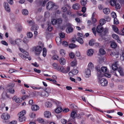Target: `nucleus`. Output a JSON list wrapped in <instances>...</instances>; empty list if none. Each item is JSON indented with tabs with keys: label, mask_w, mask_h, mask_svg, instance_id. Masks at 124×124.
Segmentation results:
<instances>
[{
	"label": "nucleus",
	"mask_w": 124,
	"mask_h": 124,
	"mask_svg": "<svg viewBox=\"0 0 124 124\" xmlns=\"http://www.w3.org/2000/svg\"><path fill=\"white\" fill-rule=\"evenodd\" d=\"M15 101L16 103H19L22 101V99L20 98H17L15 99Z\"/></svg>",
	"instance_id": "nucleus-40"
},
{
	"label": "nucleus",
	"mask_w": 124,
	"mask_h": 124,
	"mask_svg": "<svg viewBox=\"0 0 124 124\" xmlns=\"http://www.w3.org/2000/svg\"><path fill=\"white\" fill-rule=\"evenodd\" d=\"M68 27L66 29V32L67 33H70L73 31V28L72 25L69 23H68L67 24Z\"/></svg>",
	"instance_id": "nucleus-6"
},
{
	"label": "nucleus",
	"mask_w": 124,
	"mask_h": 124,
	"mask_svg": "<svg viewBox=\"0 0 124 124\" xmlns=\"http://www.w3.org/2000/svg\"><path fill=\"white\" fill-rule=\"evenodd\" d=\"M101 70L103 72H105L107 70V68L105 67H102L101 68Z\"/></svg>",
	"instance_id": "nucleus-42"
},
{
	"label": "nucleus",
	"mask_w": 124,
	"mask_h": 124,
	"mask_svg": "<svg viewBox=\"0 0 124 124\" xmlns=\"http://www.w3.org/2000/svg\"><path fill=\"white\" fill-rule=\"evenodd\" d=\"M71 117L73 119H74L76 117L79 119L81 118V115L80 114H77L76 112L72 111L71 113Z\"/></svg>",
	"instance_id": "nucleus-7"
},
{
	"label": "nucleus",
	"mask_w": 124,
	"mask_h": 124,
	"mask_svg": "<svg viewBox=\"0 0 124 124\" xmlns=\"http://www.w3.org/2000/svg\"><path fill=\"white\" fill-rule=\"evenodd\" d=\"M93 53L94 51L93 49H90L87 51V54L88 56H91L93 55Z\"/></svg>",
	"instance_id": "nucleus-15"
},
{
	"label": "nucleus",
	"mask_w": 124,
	"mask_h": 124,
	"mask_svg": "<svg viewBox=\"0 0 124 124\" xmlns=\"http://www.w3.org/2000/svg\"><path fill=\"white\" fill-rule=\"evenodd\" d=\"M16 70L14 69H11L8 71V72L10 73H11L13 72H15Z\"/></svg>",
	"instance_id": "nucleus-58"
},
{
	"label": "nucleus",
	"mask_w": 124,
	"mask_h": 124,
	"mask_svg": "<svg viewBox=\"0 0 124 124\" xmlns=\"http://www.w3.org/2000/svg\"><path fill=\"white\" fill-rule=\"evenodd\" d=\"M26 113V111L23 110L20 112L18 114V120L20 122H23L25 121L26 118L24 115Z\"/></svg>",
	"instance_id": "nucleus-3"
},
{
	"label": "nucleus",
	"mask_w": 124,
	"mask_h": 124,
	"mask_svg": "<svg viewBox=\"0 0 124 124\" xmlns=\"http://www.w3.org/2000/svg\"><path fill=\"white\" fill-rule=\"evenodd\" d=\"M113 29L114 31L115 32H117L118 31L117 28L114 25H112Z\"/></svg>",
	"instance_id": "nucleus-54"
},
{
	"label": "nucleus",
	"mask_w": 124,
	"mask_h": 124,
	"mask_svg": "<svg viewBox=\"0 0 124 124\" xmlns=\"http://www.w3.org/2000/svg\"><path fill=\"white\" fill-rule=\"evenodd\" d=\"M118 61L115 62L113 64L112 66V69L114 71L116 70L117 68V65L118 64Z\"/></svg>",
	"instance_id": "nucleus-13"
},
{
	"label": "nucleus",
	"mask_w": 124,
	"mask_h": 124,
	"mask_svg": "<svg viewBox=\"0 0 124 124\" xmlns=\"http://www.w3.org/2000/svg\"><path fill=\"white\" fill-rule=\"evenodd\" d=\"M105 20L104 19H101L99 21L100 24L101 26L105 24Z\"/></svg>",
	"instance_id": "nucleus-30"
},
{
	"label": "nucleus",
	"mask_w": 124,
	"mask_h": 124,
	"mask_svg": "<svg viewBox=\"0 0 124 124\" xmlns=\"http://www.w3.org/2000/svg\"><path fill=\"white\" fill-rule=\"evenodd\" d=\"M77 64V62L76 61H72L70 63V65L72 66H75Z\"/></svg>",
	"instance_id": "nucleus-46"
},
{
	"label": "nucleus",
	"mask_w": 124,
	"mask_h": 124,
	"mask_svg": "<svg viewBox=\"0 0 124 124\" xmlns=\"http://www.w3.org/2000/svg\"><path fill=\"white\" fill-rule=\"evenodd\" d=\"M19 55L23 59L26 60L27 59H28L29 60H30L31 59L30 57L28 58L26 56H24L21 53H19Z\"/></svg>",
	"instance_id": "nucleus-17"
},
{
	"label": "nucleus",
	"mask_w": 124,
	"mask_h": 124,
	"mask_svg": "<svg viewBox=\"0 0 124 124\" xmlns=\"http://www.w3.org/2000/svg\"><path fill=\"white\" fill-rule=\"evenodd\" d=\"M8 91L11 94H13L15 91L14 89L13 88H9L8 89Z\"/></svg>",
	"instance_id": "nucleus-32"
},
{
	"label": "nucleus",
	"mask_w": 124,
	"mask_h": 124,
	"mask_svg": "<svg viewBox=\"0 0 124 124\" xmlns=\"http://www.w3.org/2000/svg\"><path fill=\"white\" fill-rule=\"evenodd\" d=\"M55 40L57 43L58 44H61V38L59 37H57L56 38Z\"/></svg>",
	"instance_id": "nucleus-29"
},
{
	"label": "nucleus",
	"mask_w": 124,
	"mask_h": 124,
	"mask_svg": "<svg viewBox=\"0 0 124 124\" xmlns=\"http://www.w3.org/2000/svg\"><path fill=\"white\" fill-rule=\"evenodd\" d=\"M117 72H119L121 76H123L124 73L123 71V69L122 68H118V70L117 71Z\"/></svg>",
	"instance_id": "nucleus-25"
},
{
	"label": "nucleus",
	"mask_w": 124,
	"mask_h": 124,
	"mask_svg": "<svg viewBox=\"0 0 124 124\" xmlns=\"http://www.w3.org/2000/svg\"><path fill=\"white\" fill-rule=\"evenodd\" d=\"M116 46V44L115 42H112L110 46L112 48H115Z\"/></svg>",
	"instance_id": "nucleus-37"
},
{
	"label": "nucleus",
	"mask_w": 124,
	"mask_h": 124,
	"mask_svg": "<svg viewBox=\"0 0 124 124\" xmlns=\"http://www.w3.org/2000/svg\"><path fill=\"white\" fill-rule=\"evenodd\" d=\"M31 108L33 111H37L39 109V107L37 105H32Z\"/></svg>",
	"instance_id": "nucleus-16"
},
{
	"label": "nucleus",
	"mask_w": 124,
	"mask_h": 124,
	"mask_svg": "<svg viewBox=\"0 0 124 124\" xmlns=\"http://www.w3.org/2000/svg\"><path fill=\"white\" fill-rule=\"evenodd\" d=\"M29 38L28 37H24L23 40V42L25 44L28 43L29 40Z\"/></svg>",
	"instance_id": "nucleus-33"
},
{
	"label": "nucleus",
	"mask_w": 124,
	"mask_h": 124,
	"mask_svg": "<svg viewBox=\"0 0 124 124\" xmlns=\"http://www.w3.org/2000/svg\"><path fill=\"white\" fill-rule=\"evenodd\" d=\"M61 122L63 124H65L66 123L67 121L64 119H61Z\"/></svg>",
	"instance_id": "nucleus-59"
},
{
	"label": "nucleus",
	"mask_w": 124,
	"mask_h": 124,
	"mask_svg": "<svg viewBox=\"0 0 124 124\" xmlns=\"http://www.w3.org/2000/svg\"><path fill=\"white\" fill-rule=\"evenodd\" d=\"M103 12L105 14H108L109 13L110 11L108 8H105L103 9Z\"/></svg>",
	"instance_id": "nucleus-19"
},
{
	"label": "nucleus",
	"mask_w": 124,
	"mask_h": 124,
	"mask_svg": "<svg viewBox=\"0 0 124 124\" xmlns=\"http://www.w3.org/2000/svg\"><path fill=\"white\" fill-rule=\"evenodd\" d=\"M70 67H68L65 70L64 69V73H67L70 70Z\"/></svg>",
	"instance_id": "nucleus-49"
},
{
	"label": "nucleus",
	"mask_w": 124,
	"mask_h": 124,
	"mask_svg": "<svg viewBox=\"0 0 124 124\" xmlns=\"http://www.w3.org/2000/svg\"><path fill=\"white\" fill-rule=\"evenodd\" d=\"M97 81L98 83L102 86H106L108 84V81L105 79L102 78L103 76V75L101 72V70L97 69Z\"/></svg>",
	"instance_id": "nucleus-1"
},
{
	"label": "nucleus",
	"mask_w": 124,
	"mask_h": 124,
	"mask_svg": "<svg viewBox=\"0 0 124 124\" xmlns=\"http://www.w3.org/2000/svg\"><path fill=\"white\" fill-rule=\"evenodd\" d=\"M38 28L37 25L33 26L31 28V30L32 31L36 30Z\"/></svg>",
	"instance_id": "nucleus-36"
},
{
	"label": "nucleus",
	"mask_w": 124,
	"mask_h": 124,
	"mask_svg": "<svg viewBox=\"0 0 124 124\" xmlns=\"http://www.w3.org/2000/svg\"><path fill=\"white\" fill-rule=\"evenodd\" d=\"M22 14L24 15H27L28 14V10L25 9H23L22 10Z\"/></svg>",
	"instance_id": "nucleus-28"
},
{
	"label": "nucleus",
	"mask_w": 124,
	"mask_h": 124,
	"mask_svg": "<svg viewBox=\"0 0 124 124\" xmlns=\"http://www.w3.org/2000/svg\"><path fill=\"white\" fill-rule=\"evenodd\" d=\"M120 59L121 60H123L124 59V53L123 52L121 54Z\"/></svg>",
	"instance_id": "nucleus-57"
},
{
	"label": "nucleus",
	"mask_w": 124,
	"mask_h": 124,
	"mask_svg": "<svg viewBox=\"0 0 124 124\" xmlns=\"http://www.w3.org/2000/svg\"><path fill=\"white\" fill-rule=\"evenodd\" d=\"M55 6L54 3L51 1L48 2L46 5V8L47 9L49 10Z\"/></svg>",
	"instance_id": "nucleus-8"
},
{
	"label": "nucleus",
	"mask_w": 124,
	"mask_h": 124,
	"mask_svg": "<svg viewBox=\"0 0 124 124\" xmlns=\"http://www.w3.org/2000/svg\"><path fill=\"white\" fill-rule=\"evenodd\" d=\"M65 60L63 58H61L59 60L60 64L62 65H64L65 63Z\"/></svg>",
	"instance_id": "nucleus-22"
},
{
	"label": "nucleus",
	"mask_w": 124,
	"mask_h": 124,
	"mask_svg": "<svg viewBox=\"0 0 124 124\" xmlns=\"http://www.w3.org/2000/svg\"><path fill=\"white\" fill-rule=\"evenodd\" d=\"M42 49V47L39 46L34 47L33 48L32 50L34 51L36 55H39L40 54Z\"/></svg>",
	"instance_id": "nucleus-4"
},
{
	"label": "nucleus",
	"mask_w": 124,
	"mask_h": 124,
	"mask_svg": "<svg viewBox=\"0 0 124 124\" xmlns=\"http://www.w3.org/2000/svg\"><path fill=\"white\" fill-rule=\"evenodd\" d=\"M100 53L101 54H105V52L104 50L103 49H100L99 50Z\"/></svg>",
	"instance_id": "nucleus-45"
},
{
	"label": "nucleus",
	"mask_w": 124,
	"mask_h": 124,
	"mask_svg": "<svg viewBox=\"0 0 124 124\" xmlns=\"http://www.w3.org/2000/svg\"><path fill=\"white\" fill-rule=\"evenodd\" d=\"M96 30L97 32L101 33L103 31V28L101 26L99 25L96 28Z\"/></svg>",
	"instance_id": "nucleus-12"
},
{
	"label": "nucleus",
	"mask_w": 124,
	"mask_h": 124,
	"mask_svg": "<svg viewBox=\"0 0 124 124\" xmlns=\"http://www.w3.org/2000/svg\"><path fill=\"white\" fill-rule=\"evenodd\" d=\"M80 8V5L78 3H76L73 4L72 8L74 9L78 10Z\"/></svg>",
	"instance_id": "nucleus-18"
},
{
	"label": "nucleus",
	"mask_w": 124,
	"mask_h": 124,
	"mask_svg": "<svg viewBox=\"0 0 124 124\" xmlns=\"http://www.w3.org/2000/svg\"><path fill=\"white\" fill-rule=\"evenodd\" d=\"M4 6L6 10L8 12H10V8L9 5L7 3L4 2Z\"/></svg>",
	"instance_id": "nucleus-11"
},
{
	"label": "nucleus",
	"mask_w": 124,
	"mask_h": 124,
	"mask_svg": "<svg viewBox=\"0 0 124 124\" xmlns=\"http://www.w3.org/2000/svg\"><path fill=\"white\" fill-rule=\"evenodd\" d=\"M51 115V113L49 111H46L44 112V115L45 117L49 118Z\"/></svg>",
	"instance_id": "nucleus-24"
},
{
	"label": "nucleus",
	"mask_w": 124,
	"mask_h": 124,
	"mask_svg": "<svg viewBox=\"0 0 124 124\" xmlns=\"http://www.w3.org/2000/svg\"><path fill=\"white\" fill-rule=\"evenodd\" d=\"M91 71L92 70L88 69L86 70L85 72L86 77H88L90 76Z\"/></svg>",
	"instance_id": "nucleus-26"
},
{
	"label": "nucleus",
	"mask_w": 124,
	"mask_h": 124,
	"mask_svg": "<svg viewBox=\"0 0 124 124\" xmlns=\"http://www.w3.org/2000/svg\"><path fill=\"white\" fill-rule=\"evenodd\" d=\"M47 50L46 48H44L43 49V55L44 57L46 56V55Z\"/></svg>",
	"instance_id": "nucleus-35"
},
{
	"label": "nucleus",
	"mask_w": 124,
	"mask_h": 124,
	"mask_svg": "<svg viewBox=\"0 0 124 124\" xmlns=\"http://www.w3.org/2000/svg\"><path fill=\"white\" fill-rule=\"evenodd\" d=\"M20 50L23 54L26 55V56H28L29 55L28 53L25 51L23 49L21 48H19Z\"/></svg>",
	"instance_id": "nucleus-27"
},
{
	"label": "nucleus",
	"mask_w": 124,
	"mask_h": 124,
	"mask_svg": "<svg viewBox=\"0 0 124 124\" xmlns=\"http://www.w3.org/2000/svg\"><path fill=\"white\" fill-rule=\"evenodd\" d=\"M57 23L60 24L62 23V20L61 18L58 19H57Z\"/></svg>",
	"instance_id": "nucleus-56"
},
{
	"label": "nucleus",
	"mask_w": 124,
	"mask_h": 124,
	"mask_svg": "<svg viewBox=\"0 0 124 124\" xmlns=\"http://www.w3.org/2000/svg\"><path fill=\"white\" fill-rule=\"evenodd\" d=\"M64 69L62 66L60 68H58L57 70L59 71L64 73Z\"/></svg>",
	"instance_id": "nucleus-39"
},
{
	"label": "nucleus",
	"mask_w": 124,
	"mask_h": 124,
	"mask_svg": "<svg viewBox=\"0 0 124 124\" xmlns=\"http://www.w3.org/2000/svg\"><path fill=\"white\" fill-rule=\"evenodd\" d=\"M81 3L82 5L85 6L87 3L86 0H81Z\"/></svg>",
	"instance_id": "nucleus-52"
},
{
	"label": "nucleus",
	"mask_w": 124,
	"mask_h": 124,
	"mask_svg": "<svg viewBox=\"0 0 124 124\" xmlns=\"http://www.w3.org/2000/svg\"><path fill=\"white\" fill-rule=\"evenodd\" d=\"M27 37L29 38H31L33 36V34L31 32H29L27 34Z\"/></svg>",
	"instance_id": "nucleus-43"
},
{
	"label": "nucleus",
	"mask_w": 124,
	"mask_h": 124,
	"mask_svg": "<svg viewBox=\"0 0 124 124\" xmlns=\"http://www.w3.org/2000/svg\"><path fill=\"white\" fill-rule=\"evenodd\" d=\"M35 115V114L33 113H31L29 114L31 118L34 117Z\"/></svg>",
	"instance_id": "nucleus-61"
},
{
	"label": "nucleus",
	"mask_w": 124,
	"mask_h": 124,
	"mask_svg": "<svg viewBox=\"0 0 124 124\" xmlns=\"http://www.w3.org/2000/svg\"><path fill=\"white\" fill-rule=\"evenodd\" d=\"M76 40L81 44H82L83 43V41L82 38L80 37H78L76 39Z\"/></svg>",
	"instance_id": "nucleus-31"
},
{
	"label": "nucleus",
	"mask_w": 124,
	"mask_h": 124,
	"mask_svg": "<svg viewBox=\"0 0 124 124\" xmlns=\"http://www.w3.org/2000/svg\"><path fill=\"white\" fill-rule=\"evenodd\" d=\"M119 23L118 20L116 18H115L114 19V24H117Z\"/></svg>",
	"instance_id": "nucleus-51"
},
{
	"label": "nucleus",
	"mask_w": 124,
	"mask_h": 124,
	"mask_svg": "<svg viewBox=\"0 0 124 124\" xmlns=\"http://www.w3.org/2000/svg\"><path fill=\"white\" fill-rule=\"evenodd\" d=\"M45 106L47 107H51L52 106L51 102L49 101H47L46 102Z\"/></svg>",
	"instance_id": "nucleus-34"
},
{
	"label": "nucleus",
	"mask_w": 124,
	"mask_h": 124,
	"mask_svg": "<svg viewBox=\"0 0 124 124\" xmlns=\"http://www.w3.org/2000/svg\"><path fill=\"white\" fill-rule=\"evenodd\" d=\"M50 91L47 92V90L43 91L42 92H39L38 93L39 95L43 97H46L48 96L49 95V93H50Z\"/></svg>",
	"instance_id": "nucleus-5"
},
{
	"label": "nucleus",
	"mask_w": 124,
	"mask_h": 124,
	"mask_svg": "<svg viewBox=\"0 0 124 124\" xmlns=\"http://www.w3.org/2000/svg\"><path fill=\"white\" fill-rule=\"evenodd\" d=\"M51 22L53 25H54L57 23V20L55 19H53L51 21Z\"/></svg>",
	"instance_id": "nucleus-50"
},
{
	"label": "nucleus",
	"mask_w": 124,
	"mask_h": 124,
	"mask_svg": "<svg viewBox=\"0 0 124 124\" xmlns=\"http://www.w3.org/2000/svg\"><path fill=\"white\" fill-rule=\"evenodd\" d=\"M62 110V109L61 107H58L55 109V111L56 113H60Z\"/></svg>",
	"instance_id": "nucleus-21"
},
{
	"label": "nucleus",
	"mask_w": 124,
	"mask_h": 124,
	"mask_svg": "<svg viewBox=\"0 0 124 124\" xmlns=\"http://www.w3.org/2000/svg\"><path fill=\"white\" fill-rule=\"evenodd\" d=\"M70 108L72 109L76 108H77L76 106L74 104H72L70 105Z\"/></svg>",
	"instance_id": "nucleus-55"
},
{
	"label": "nucleus",
	"mask_w": 124,
	"mask_h": 124,
	"mask_svg": "<svg viewBox=\"0 0 124 124\" xmlns=\"http://www.w3.org/2000/svg\"><path fill=\"white\" fill-rule=\"evenodd\" d=\"M60 54L62 57H65L66 53L65 50L63 49H61L60 51Z\"/></svg>",
	"instance_id": "nucleus-23"
},
{
	"label": "nucleus",
	"mask_w": 124,
	"mask_h": 124,
	"mask_svg": "<svg viewBox=\"0 0 124 124\" xmlns=\"http://www.w3.org/2000/svg\"><path fill=\"white\" fill-rule=\"evenodd\" d=\"M94 43V40L93 39H92L89 42V45L90 46L93 45Z\"/></svg>",
	"instance_id": "nucleus-38"
},
{
	"label": "nucleus",
	"mask_w": 124,
	"mask_h": 124,
	"mask_svg": "<svg viewBox=\"0 0 124 124\" xmlns=\"http://www.w3.org/2000/svg\"><path fill=\"white\" fill-rule=\"evenodd\" d=\"M52 66L53 68L55 69H57V68H58L57 64L55 63H53Z\"/></svg>",
	"instance_id": "nucleus-44"
},
{
	"label": "nucleus",
	"mask_w": 124,
	"mask_h": 124,
	"mask_svg": "<svg viewBox=\"0 0 124 124\" xmlns=\"http://www.w3.org/2000/svg\"><path fill=\"white\" fill-rule=\"evenodd\" d=\"M8 98H9V95L7 94L6 92H3L2 94L1 99L3 100H5Z\"/></svg>",
	"instance_id": "nucleus-14"
},
{
	"label": "nucleus",
	"mask_w": 124,
	"mask_h": 124,
	"mask_svg": "<svg viewBox=\"0 0 124 124\" xmlns=\"http://www.w3.org/2000/svg\"><path fill=\"white\" fill-rule=\"evenodd\" d=\"M111 16L114 19L116 18L117 17L116 13L114 12H112L111 13Z\"/></svg>",
	"instance_id": "nucleus-47"
},
{
	"label": "nucleus",
	"mask_w": 124,
	"mask_h": 124,
	"mask_svg": "<svg viewBox=\"0 0 124 124\" xmlns=\"http://www.w3.org/2000/svg\"><path fill=\"white\" fill-rule=\"evenodd\" d=\"M60 37L62 38H64L65 37V35L63 33H61L59 34Z\"/></svg>",
	"instance_id": "nucleus-60"
},
{
	"label": "nucleus",
	"mask_w": 124,
	"mask_h": 124,
	"mask_svg": "<svg viewBox=\"0 0 124 124\" xmlns=\"http://www.w3.org/2000/svg\"><path fill=\"white\" fill-rule=\"evenodd\" d=\"M58 58V56L56 55H54L52 57V58L54 60H57Z\"/></svg>",
	"instance_id": "nucleus-63"
},
{
	"label": "nucleus",
	"mask_w": 124,
	"mask_h": 124,
	"mask_svg": "<svg viewBox=\"0 0 124 124\" xmlns=\"http://www.w3.org/2000/svg\"><path fill=\"white\" fill-rule=\"evenodd\" d=\"M27 22L29 25L30 26H32L34 24V22L31 20L28 21Z\"/></svg>",
	"instance_id": "nucleus-53"
},
{
	"label": "nucleus",
	"mask_w": 124,
	"mask_h": 124,
	"mask_svg": "<svg viewBox=\"0 0 124 124\" xmlns=\"http://www.w3.org/2000/svg\"><path fill=\"white\" fill-rule=\"evenodd\" d=\"M88 69L92 70L94 69L93 64L91 62L89 63L88 65Z\"/></svg>",
	"instance_id": "nucleus-20"
},
{
	"label": "nucleus",
	"mask_w": 124,
	"mask_h": 124,
	"mask_svg": "<svg viewBox=\"0 0 124 124\" xmlns=\"http://www.w3.org/2000/svg\"><path fill=\"white\" fill-rule=\"evenodd\" d=\"M77 46V45L74 44H71L69 45V47L71 48H73Z\"/></svg>",
	"instance_id": "nucleus-41"
},
{
	"label": "nucleus",
	"mask_w": 124,
	"mask_h": 124,
	"mask_svg": "<svg viewBox=\"0 0 124 124\" xmlns=\"http://www.w3.org/2000/svg\"><path fill=\"white\" fill-rule=\"evenodd\" d=\"M1 118L4 120H7L10 118L9 115L7 113L3 114L1 116Z\"/></svg>",
	"instance_id": "nucleus-9"
},
{
	"label": "nucleus",
	"mask_w": 124,
	"mask_h": 124,
	"mask_svg": "<svg viewBox=\"0 0 124 124\" xmlns=\"http://www.w3.org/2000/svg\"><path fill=\"white\" fill-rule=\"evenodd\" d=\"M112 37L114 39L117 40H118V37L117 35L116 34H113L112 35Z\"/></svg>",
	"instance_id": "nucleus-48"
},
{
	"label": "nucleus",
	"mask_w": 124,
	"mask_h": 124,
	"mask_svg": "<svg viewBox=\"0 0 124 124\" xmlns=\"http://www.w3.org/2000/svg\"><path fill=\"white\" fill-rule=\"evenodd\" d=\"M108 3L106 2V4H108L109 3L111 6H115V8L117 9H119L121 7L119 3L117 1V0H109L108 1Z\"/></svg>",
	"instance_id": "nucleus-2"
},
{
	"label": "nucleus",
	"mask_w": 124,
	"mask_h": 124,
	"mask_svg": "<svg viewBox=\"0 0 124 124\" xmlns=\"http://www.w3.org/2000/svg\"><path fill=\"white\" fill-rule=\"evenodd\" d=\"M69 55L70 58H73L75 56V55L74 53H70L69 54Z\"/></svg>",
	"instance_id": "nucleus-62"
},
{
	"label": "nucleus",
	"mask_w": 124,
	"mask_h": 124,
	"mask_svg": "<svg viewBox=\"0 0 124 124\" xmlns=\"http://www.w3.org/2000/svg\"><path fill=\"white\" fill-rule=\"evenodd\" d=\"M78 70H73L69 73V75L71 77L77 74L78 73Z\"/></svg>",
	"instance_id": "nucleus-10"
},
{
	"label": "nucleus",
	"mask_w": 124,
	"mask_h": 124,
	"mask_svg": "<svg viewBox=\"0 0 124 124\" xmlns=\"http://www.w3.org/2000/svg\"><path fill=\"white\" fill-rule=\"evenodd\" d=\"M15 85V83H12L11 84H9L8 85V87L9 88H13Z\"/></svg>",
	"instance_id": "nucleus-64"
}]
</instances>
